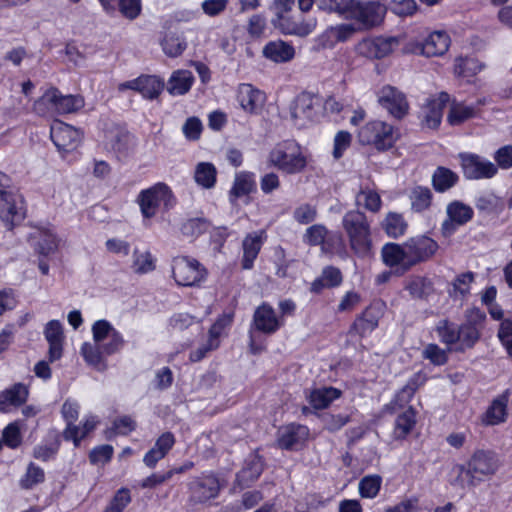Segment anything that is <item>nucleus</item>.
<instances>
[{
	"mask_svg": "<svg viewBox=\"0 0 512 512\" xmlns=\"http://www.w3.org/2000/svg\"><path fill=\"white\" fill-rule=\"evenodd\" d=\"M438 249L439 245L435 240L420 235L411 237L402 244H385L381 249V256L386 266L396 267L397 274L403 275L414 266L430 260Z\"/></svg>",
	"mask_w": 512,
	"mask_h": 512,
	"instance_id": "nucleus-1",
	"label": "nucleus"
},
{
	"mask_svg": "<svg viewBox=\"0 0 512 512\" xmlns=\"http://www.w3.org/2000/svg\"><path fill=\"white\" fill-rule=\"evenodd\" d=\"M342 224L351 249L357 255L366 256L372 247L370 224L366 215L359 210L349 211L344 215Z\"/></svg>",
	"mask_w": 512,
	"mask_h": 512,
	"instance_id": "nucleus-2",
	"label": "nucleus"
},
{
	"mask_svg": "<svg viewBox=\"0 0 512 512\" xmlns=\"http://www.w3.org/2000/svg\"><path fill=\"white\" fill-rule=\"evenodd\" d=\"M268 162L287 174L300 173L307 165L306 158L301 153L299 145L291 140L278 143L270 151Z\"/></svg>",
	"mask_w": 512,
	"mask_h": 512,
	"instance_id": "nucleus-3",
	"label": "nucleus"
},
{
	"mask_svg": "<svg viewBox=\"0 0 512 512\" xmlns=\"http://www.w3.org/2000/svg\"><path fill=\"white\" fill-rule=\"evenodd\" d=\"M399 138V132L391 124L375 120L366 123L358 132L359 142L373 145L378 151L391 149Z\"/></svg>",
	"mask_w": 512,
	"mask_h": 512,
	"instance_id": "nucleus-4",
	"label": "nucleus"
},
{
	"mask_svg": "<svg viewBox=\"0 0 512 512\" xmlns=\"http://www.w3.org/2000/svg\"><path fill=\"white\" fill-rule=\"evenodd\" d=\"M321 99L310 92H301L290 105L291 118L296 126L304 128L319 121L321 117Z\"/></svg>",
	"mask_w": 512,
	"mask_h": 512,
	"instance_id": "nucleus-5",
	"label": "nucleus"
},
{
	"mask_svg": "<svg viewBox=\"0 0 512 512\" xmlns=\"http://www.w3.org/2000/svg\"><path fill=\"white\" fill-rule=\"evenodd\" d=\"M386 12L387 7L378 1L354 0L347 19L355 21L361 31L370 30L383 22Z\"/></svg>",
	"mask_w": 512,
	"mask_h": 512,
	"instance_id": "nucleus-6",
	"label": "nucleus"
},
{
	"mask_svg": "<svg viewBox=\"0 0 512 512\" xmlns=\"http://www.w3.org/2000/svg\"><path fill=\"white\" fill-rule=\"evenodd\" d=\"M138 203L144 218H152L156 215L161 205L166 210L172 208L175 204V198L166 184L157 183L151 188L140 192Z\"/></svg>",
	"mask_w": 512,
	"mask_h": 512,
	"instance_id": "nucleus-7",
	"label": "nucleus"
},
{
	"mask_svg": "<svg viewBox=\"0 0 512 512\" xmlns=\"http://www.w3.org/2000/svg\"><path fill=\"white\" fill-rule=\"evenodd\" d=\"M206 269L202 264L188 256H177L172 260V275L180 286H194L206 277Z\"/></svg>",
	"mask_w": 512,
	"mask_h": 512,
	"instance_id": "nucleus-8",
	"label": "nucleus"
},
{
	"mask_svg": "<svg viewBox=\"0 0 512 512\" xmlns=\"http://www.w3.org/2000/svg\"><path fill=\"white\" fill-rule=\"evenodd\" d=\"M398 45L397 37L377 36L361 40L356 46V51L360 56L371 60L383 59L390 55Z\"/></svg>",
	"mask_w": 512,
	"mask_h": 512,
	"instance_id": "nucleus-9",
	"label": "nucleus"
},
{
	"mask_svg": "<svg viewBox=\"0 0 512 512\" xmlns=\"http://www.w3.org/2000/svg\"><path fill=\"white\" fill-rule=\"evenodd\" d=\"M50 137L57 149L66 153L76 149L81 141V134L77 129L59 120L51 125Z\"/></svg>",
	"mask_w": 512,
	"mask_h": 512,
	"instance_id": "nucleus-10",
	"label": "nucleus"
},
{
	"mask_svg": "<svg viewBox=\"0 0 512 512\" xmlns=\"http://www.w3.org/2000/svg\"><path fill=\"white\" fill-rule=\"evenodd\" d=\"M26 209L23 197L16 194L9 198H0V219L7 229L12 230L25 219Z\"/></svg>",
	"mask_w": 512,
	"mask_h": 512,
	"instance_id": "nucleus-11",
	"label": "nucleus"
},
{
	"mask_svg": "<svg viewBox=\"0 0 512 512\" xmlns=\"http://www.w3.org/2000/svg\"><path fill=\"white\" fill-rule=\"evenodd\" d=\"M473 209L461 201H453L447 206L446 219L441 226V233L444 237H450L457 229L473 218Z\"/></svg>",
	"mask_w": 512,
	"mask_h": 512,
	"instance_id": "nucleus-12",
	"label": "nucleus"
},
{
	"mask_svg": "<svg viewBox=\"0 0 512 512\" xmlns=\"http://www.w3.org/2000/svg\"><path fill=\"white\" fill-rule=\"evenodd\" d=\"M283 324V318L277 317L272 306L263 303L254 311L251 330L255 329L263 334L272 335L276 333Z\"/></svg>",
	"mask_w": 512,
	"mask_h": 512,
	"instance_id": "nucleus-13",
	"label": "nucleus"
},
{
	"mask_svg": "<svg viewBox=\"0 0 512 512\" xmlns=\"http://www.w3.org/2000/svg\"><path fill=\"white\" fill-rule=\"evenodd\" d=\"M378 102L397 119L403 118L408 113L409 104L405 95L393 86L387 85L380 90Z\"/></svg>",
	"mask_w": 512,
	"mask_h": 512,
	"instance_id": "nucleus-14",
	"label": "nucleus"
},
{
	"mask_svg": "<svg viewBox=\"0 0 512 512\" xmlns=\"http://www.w3.org/2000/svg\"><path fill=\"white\" fill-rule=\"evenodd\" d=\"M464 176L468 179L491 178L497 173V167L478 155L460 154Z\"/></svg>",
	"mask_w": 512,
	"mask_h": 512,
	"instance_id": "nucleus-15",
	"label": "nucleus"
},
{
	"mask_svg": "<svg viewBox=\"0 0 512 512\" xmlns=\"http://www.w3.org/2000/svg\"><path fill=\"white\" fill-rule=\"evenodd\" d=\"M309 436V429L305 425L291 423L282 426L277 432V446L284 450H294L302 446Z\"/></svg>",
	"mask_w": 512,
	"mask_h": 512,
	"instance_id": "nucleus-16",
	"label": "nucleus"
},
{
	"mask_svg": "<svg viewBox=\"0 0 512 512\" xmlns=\"http://www.w3.org/2000/svg\"><path fill=\"white\" fill-rule=\"evenodd\" d=\"M190 499L195 503H204L217 497L220 483L216 476L197 477L189 483Z\"/></svg>",
	"mask_w": 512,
	"mask_h": 512,
	"instance_id": "nucleus-17",
	"label": "nucleus"
},
{
	"mask_svg": "<svg viewBox=\"0 0 512 512\" xmlns=\"http://www.w3.org/2000/svg\"><path fill=\"white\" fill-rule=\"evenodd\" d=\"M384 302H372L361 315H359L350 328V332H355L361 337L372 332L377 326L384 313Z\"/></svg>",
	"mask_w": 512,
	"mask_h": 512,
	"instance_id": "nucleus-18",
	"label": "nucleus"
},
{
	"mask_svg": "<svg viewBox=\"0 0 512 512\" xmlns=\"http://www.w3.org/2000/svg\"><path fill=\"white\" fill-rule=\"evenodd\" d=\"M42 100L59 114L73 113L83 107L84 101L80 96L62 95L57 88L49 89Z\"/></svg>",
	"mask_w": 512,
	"mask_h": 512,
	"instance_id": "nucleus-19",
	"label": "nucleus"
},
{
	"mask_svg": "<svg viewBox=\"0 0 512 512\" xmlns=\"http://www.w3.org/2000/svg\"><path fill=\"white\" fill-rule=\"evenodd\" d=\"M164 88V82L156 76L142 75L137 79L120 84L119 89L138 91L147 99L157 98Z\"/></svg>",
	"mask_w": 512,
	"mask_h": 512,
	"instance_id": "nucleus-20",
	"label": "nucleus"
},
{
	"mask_svg": "<svg viewBox=\"0 0 512 512\" xmlns=\"http://www.w3.org/2000/svg\"><path fill=\"white\" fill-rule=\"evenodd\" d=\"M449 101V94L441 92L437 98H433L427 101L422 107V122L430 128H437L443 116V109Z\"/></svg>",
	"mask_w": 512,
	"mask_h": 512,
	"instance_id": "nucleus-21",
	"label": "nucleus"
},
{
	"mask_svg": "<svg viewBox=\"0 0 512 512\" xmlns=\"http://www.w3.org/2000/svg\"><path fill=\"white\" fill-rule=\"evenodd\" d=\"M29 390L23 383H16L0 393V412L7 413L10 407L23 405L28 398Z\"/></svg>",
	"mask_w": 512,
	"mask_h": 512,
	"instance_id": "nucleus-22",
	"label": "nucleus"
},
{
	"mask_svg": "<svg viewBox=\"0 0 512 512\" xmlns=\"http://www.w3.org/2000/svg\"><path fill=\"white\" fill-rule=\"evenodd\" d=\"M45 338L49 343V360L54 362L62 356L63 329L58 320H51L45 327Z\"/></svg>",
	"mask_w": 512,
	"mask_h": 512,
	"instance_id": "nucleus-23",
	"label": "nucleus"
},
{
	"mask_svg": "<svg viewBox=\"0 0 512 512\" xmlns=\"http://www.w3.org/2000/svg\"><path fill=\"white\" fill-rule=\"evenodd\" d=\"M468 464L480 482L485 476L494 474L497 469L493 454L483 450L476 451Z\"/></svg>",
	"mask_w": 512,
	"mask_h": 512,
	"instance_id": "nucleus-24",
	"label": "nucleus"
},
{
	"mask_svg": "<svg viewBox=\"0 0 512 512\" xmlns=\"http://www.w3.org/2000/svg\"><path fill=\"white\" fill-rule=\"evenodd\" d=\"M450 46V38L445 32L431 33L421 44V54L426 57H436L445 54Z\"/></svg>",
	"mask_w": 512,
	"mask_h": 512,
	"instance_id": "nucleus-25",
	"label": "nucleus"
},
{
	"mask_svg": "<svg viewBox=\"0 0 512 512\" xmlns=\"http://www.w3.org/2000/svg\"><path fill=\"white\" fill-rule=\"evenodd\" d=\"M263 55L276 63H283L294 58L295 50L284 41H271L263 48Z\"/></svg>",
	"mask_w": 512,
	"mask_h": 512,
	"instance_id": "nucleus-26",
	"label": "nucleus"
},
{
	"mask_svg": "<svg viewBox=\"0 0 512 512\" xmlns=\"http://www.w3.org/2000/svg\"><path fill=\"white\" fill-rule=\"evenodd\" d=\"M61 412L64 419L67 421V427L63 431V438L66 441L72 440L74 446L78 447L80 445V438L78 437L80 428L73 424V421H75L78 416L77 405L66 401L62 406Z\"/></svg>",
	"mask_w": 512,
	"mask_h": 512,
	"instance_id": "nucleus-27",
	"label": "nucleus"
},
{
	"mask_svg": "<svg viewBox=\"0 0 512 512\" xmlns=\"http://www.w3.org/2000/svg\"><path fill=\"white\" fill-rule=\"evenodd\" d=\"M194 82V76L189 70L174 71L168 80L167 90L171 95H184Z\"/></svg>",
	"mask_w": 512,
	"mask_h": 512,
	"instance_id": "nucleus-28",
	"label": "nucleus"
},
{
	"mask_svg": "<svg viewBox=\"0 0 512 512\" xmlns=\"http://www.w3.org/2000/svg\"><path fill=\"white\" fill-rule=\"evenodd\" d=\"M508 404V391L493 400L485 413L484 421L487 425H497L506 420Z\"/></svg>",
	"mask_w": 512,
	"mask_h": 512,
	"instance_id": "nucleus-29",
	"label": "nucleus"
},
{
	"mask_svg": "<svg viewBox=\"0 0 512 512\" xmlns=\"http://www.w3.org/2000/svg\"><path fill=\"white\" fill-rule=\"evenodd\" d=\"M342 279V273L338 268L327 266L323 269L321 276L311 284V291L318 294L325 288L337 287L341 284Z\"/></svg>",
	"mask_w": 512,
	"mask_h": 512,
	"instance_id": "nucleus-30",
	"label": "nucleus"
},
{
	"mask_svg": "<svg viewBox=\"0 0 512 512\" xmlns=\"http://www.w3.org/2000/svg\"><path fill=\"white\" fill-rule=\"evenodd\" d=\"M238 98L241 107L249 113H254L264 101L262 92L254 89L250 84H245L240 88Z\"/></svg>",
	"mask_w": 512,
	"mask_h": 512,
	"instance_id": "nucleus-31",
	"label": "nucleus"
},
{
	"mask_svg": "<svg viewBox=\"0 0 512 512\" xmlns=\"http://www.w3.org/2000/svg\"><path fill=\"white\" fill-rule=\"evenodd\" d=\"M242 247V268L246 270L251 269L253 267L254 260L257 258L262 247L261 236H258L256 234L247 235L243 240Z\"/></svg>",
	"mask_w": 512,
	"mask_h": 512,
	"instance_id": "nucleus-32",
	"label": "nucleus"
},
{
	"mask_svg": "<svg viewBox=\"0 0 512 512\" xmlns=\"http://www.w3.org/2000/svg\"><path fill=\"white\" fill-rule=\"evenodd\" d=\"M160 44L164 54L170 58L181 56L187 48L185 38L172 32L166 33Z\"/></svg>",
	"mask_w": 512,
	"mask_h": 512,
	"instance_id": "nucleus-33",
	"label": "nucleus"
},
{
	"mask_svg": "<svg viewBox=\"0 0 512 512\" xmlns=\"http://www.w3.org/2000/svg\"><path fill=\"white\" fill-rule=\"evenodd\" d=\"M409 294L416 299H426L434 292L433 283L427 277L413 276L405 286Z\"/></svg>",
	"mask_w": 512,
	"mask_h": 512,
	"instance_id": "nucleus-34",
	"label": "nucleus"
},
{
	"mask_svg": "<svg viewBox=\"0 0 512 512\" xmlns=\"http://www.w3.org/2000/svg\"><path fill=\"white\" fill-rule=\"evenodd\" d=\"M254 174L242 171L236 174L230 195L239 198L250 194L255 189Z\"/></svg>",
	"mask_w": 512,
	"mask_h": 512,
	"instance_id": "nucleus-35",
	"label": "nucleus"
},
{
	"mask_svg": "<svg viewBox=\"0 0 512 512\" xmlns=\"http://www.w3.org/2000/svg\"><path fill=\"white\" fill-rule=\"evenodd\" d=\"M416 424V414L412 407L397 416L394 428V438L404 439Z\"/></svg>",
	"mask_w": 512,
	"mask_h": 512,
	"instance_id": "nucleus-36",
	"label": "nucleus"
},
{
	"mask_svg": "<svg viewBox=\"0 0 512 512\" xmlns=\"http://www.w3.org/2000/svg\"><path fill=\"white\" fill-rule=\"evenodd\" d=\"M217 171L215 166L209 162H200L197 164L194 173L195 182L205 188L210 189L216 183Z\"/></svg>",
	"mask_w": 512,
	"mask_h": 512,
	"instance_id": "nucleus-37",
	"label": "nucleus"
},
{
	"mask_svg": "<svg viewBox=\"0 0 512 512\" xmlns=\"http://www.w3.org/2000/svg\"><path fill=\"white\" fill-rule=\"evenodd\" d=\"M407 226V222L404 220L402 214L396 212H389L382 223L383 229L387 235L392 238H398L404 235Z\"/></svg>",
	"mask_w": 512,
	"mask_h": 512,
	"instance_id": "nucleus-38",
	"label": "nucleus"
},
{
	"mask_svg": "<svg viewBox=\"0 0 512 512\" xmlns=\"http://www.w3.org/2000/svg\"><path fill=\"white\" fill-rule=\"evenodd\" d=\"M457 181L458 175L445 167H438L432 176L433 187L438 192H444L450 189Z\"/></svg>",
	"mask_w": 512,
	"mask_h": 512,
	"instance_id": "nucleus-39",
	"label": "nucleus"
},
{
	"mask_svg": "<svg viewBox=\"0 0 512 512\" xmlns=\"http://www.w3.org/2000/svg\"><path fill=\"white\" fill-rule=\"evenodd\" d=\"M264 470V462L262 457L254 455L246 466L238 474V480L246 484L256 481Z\"/></svg>",
	"mask_w": 512,
	"mask_h": 512,
	"instance_id": "nucleus-40",
	"label": "nucleus"
},
{
	"mask_svg": "<svg viewBox=\"0 0 512 512\" xmlns=\"http://www.w3.org/2000/svg\"><path fill=\"white\" fill-rule=\"evenodd\" d=\"M354 0H315L318 9L327 13H336L347 19Z\"/></svg>",
	"mask_w": 512,
	"mask_h": 512,
	"instance_id": "nucleus-41",
	"label": "nucleus"
},
{
	"mask_svg": "<svg viewBox=\"0 0 512 512\" xmlns=\"http://www.w3.org/2000/svg\"><path fill=\"white\" fill-rule=\"evenodd\" d=\"M340 391L333 387L314 390L310 395V404L315 409H324L340 396Z\"/></svg>",
	"mask_w": 512,
	"mask_h": 512,
	"instance_id": "nucleus-42",
	"label": "nucleus"
},
{
	"mask_svg": "<svg viewBox=\"0 0 512 512\" xmlns=\"http://www.w3.org/2000/svg\"><path fill=\"white\" fill-rule=\"evenodd\" d=\"M156 268L155 259L149 251L141 252L138 249L133 251L132 269L136 274H146Z\"/></svg>",
	"mask_w": 512,
	"mask_h": 512,
	"instance_id": "nucleus-43",
	"label": "nucleus"
},
{
	"mask_svg": "<svg viewBox=\"0 0 512 512\" xmlns=\"http://www.w3.org/2000/svg\"><path fill=\"white\" fill-rule=\"evenodd\" d=\"M459 332V347L457 351H465L466 349H471L475 346L481 336V330L472 326H468L466 324H461L458 327Z\"/></svg>",
	"mask_w": 512,
	"mask_h": 512,
	"instance_id": "nucleus-44",
	"label": "nucleus"
},
{
	"mask_svg": "<svg viewBox=\"0 0 512 512\" xmlns=\"http://www.w3.org/2000/svg\"><path fill=\"white\" fill-rule=\"evenodd\" d=\"M453 473L456 474V477L452 480L451 484L462 489L465 487H473L480 483L478 476L474 474L469 465L467 467L464 465H456L453 468Z\"/></svg>",
	"mask_w": 512,
	"mask_h": 512,
	"instance_id": "nucleus-45",
	"label": "nucleus"
},
{
	"mask_svg": "<svg viewBox=\"0 0 512 512\" xmlns=\"http://www.w3.org/2000/svg\"><path fill=\"white\" fill-rule=\"evenodd\" d=\"M357 205H362L365 209L371 212H378L381 208V197L380 195L370 188H362L356 195Z\"/></svg>",
	"mask_w": 512,
	"mask_h": 512,
	"instance_id": "nucleus-46",
	"label": "nucleus"
},
{
	"mask_svg": "<svg viewBox=\"0 0 512 512\" xmlns=\"http://www.w3.org/2000/svg\"><path fill=\"white\" fill-rule=\"evenodd\" d=\"M211 227L208 219L203 217L191 218L184 222L181 226V232L188 237L196 238L207 232Z\"/></svg>",
	"mask_w": 512,
	"mask_h": 512,
	"instance_id": "nucleus-47",
	"label": "nucleus"
},
{
	"mask_svg": "<svg viewBox=\"0 0 512 512\" xmlns=\"http://www.w3.org/2000/svg\"><path fill=\"white\" fill-rule=\"evenodd\" d=\"M436 332L441 342L446 345L456 344L460 337L458 327L448 319H442L438 322Z\"/></svg>",
	"mask_w": 512,
	"mask_h": 512,
	"instance_id": "nucleus-48",
	"label": "nucleus"
},
{
	"mask_svg": "<svg viewBox=\"0 0 512 512\" xmlns=\"http://www.w3.org/2000/svg\"><path fill=\"white\" fill-rule=\"evenodd\" d=\"M412 209L422 212L428 209L432 201V192L427 187L417 186L411 192Z\"/></svg>",
	"mask_w": 512,
	"mask_h": 512,
	"instance_id": "nucleus-49",
	"label": "nucleus"
},
{
	"mask_svg": "<svg viewBox=\"0 0 512 512\" xmlns=\"http://www.w3.org/2000/svg\"><path fill=\"white\" fill-rule=\"evenodd\" d=\"M382 478L380 475H367L359 482V494L362 498H375L381 488Z\"/></svg>",
	"mask_w": 512,
	"mask_h": 512,
	"instance_id": "nucleus-50",
	"label": "nucleus"
},
{
	"mask_svg": "<svg viewBox=\"0 0 512 512\" xmlns=\"http://www.w3.org/2000/svg\"><path fill=\"white\" fill-rule=\"evenodd\" d=\"M81 353L85 359V361L95 367L98 370H104L106 368V364L102 358V350L100 345H92L90 343H84L81 348Z\"/></svg>",
	"mask_w": 512,
	"mask_h": 512,
	"instance_id": "nucleus-51",
	"label": "nucleus"
},
{
	"mask_svg": "<svg viewBox=\"0 0 512 512\" xmlns=\"http://www.w3.org/2000/svg\"><path fill=\"white\" fill-rule=\"evenodd\" d=\"M475 116V110L471 106L453 102L448 114V121L451 125H459Z\"/></svg>",
	"mask_w": 512,
	"mask_h": 512,
	"instance_id": "nucleus-52",
	"label": "nucleus"
},
{
	"mask_svg": "<svg viewBox=\"0 0 512 512\" xmlns=\"http://www.w3.org/2000/svg\"><path fill=\"white\" fill-rule=\"evenodd\" d=\"M279 19V28L284 34L297 35V36H307L311 33L312 29L309 24L306 23H297L292 21L288 17H278Z\"/></svg>",
	"mask_w": 512,
	"mask_h": 512,
	"instance_id": "nucleus-53",
	"label": "nucleus"
},
{
	"mask_svg": "<svg viewBox=\"0 0 512 512\" xmlns=\"http://www.w3.org/2000/svg\"><path fill=\"white\" fill-rule=\"evenodd\" d=\"M475 206L480 212L486 214L497 213L503 208L501 199L493 193L479 196L476 199Z\"/></svg>",
	"mask_w": 512,
	"mask_h": 512,
	"instance_id": "nucleus-54",
	"label": "nucleus"
},
{
	"mask_svg": "<svg viewBox=\"0 0 512 512\" xmlns=\"http://www.w3.org/2000/svg\"><path fill=\"white\" fill-rule=\"evenodd\" d=\"M134 145V137L127 131H118L111 140L113 150L121 155H127Z\"/></svg>",
	"mask_w": 512,
	"mask_h": 512,
	"instance_id": "nucleus-55",
	"label": "nucleus"
},
{
	"mask_svg": "<svg viewBox=\"0 0 512 512\" xmlns=\"http://www.w3.org/2000/svg\"><path fill=\"white\" fill-rule=\"evenodd\" d=\"M327 234L328 230L324 225L315 224L306 230L303 235V240L310 246H317L324 243Z\"/></svg>",
	"mask_w": 512,
	"mask_h": 512,
	"instance_id": "nucleus-56",
	"label": "nucleus"
},
{
	"mask_svg": "<svg viewBox=\"0 0 512 512\" xmlns=\"http://www.w3.org/2000/svg\"><path fill=\"white\" fill-rule=\"evenodd\" d=\"M44 478V471L34 463H30L27 467V472L24 478H22L20 481V485L24 489H30L34 485L42 483Z\"/></svg>",
	"mask_w": 512,
	"mask_h": 512,
	"instance_id": "nucleus-57",
	"label": "nucleus"
},
{
	"mask_svg": "<svg viewBox=\"0 0 512 512\" xmlns=\"http://www.w3.org/2000/svg\"><path fill=\"white\" fill-rule=\"evenodd\" d=\"M58 246L55 235L50 232H42L40 238L35 244V250L38 254L48 256L56 251Z\"/></svg>",
	"mask_w": 512,
	"mask_h": 512,
	"instance_id": "nucleus-58",
	"label": "nucleus"
},
{
	"mask_svg": "<svg viewBox=\"0 0 512 512\" xmlns=\"http://www.w3.org/2000/svg\"><path fill=\"white\" fill-rule=\"evenodd\" d=\"M233 318V312L223 313L220 315L209 329V339L214 343L219 342V337L221 336L224 329L232 324Z\"/></svg>",
	"mask_w": 512,
	"mask_h": 512,
	"instance_id": "nucleus-59",
	"label": "nucleus"
},
{
	"mask_svg": "<svg viewBox=\"0 0 512 512\" xmlns=\"http://www.w3.org/2000/svg\"><path fill=\"white\" fill-rule=\"evenodd\" d=\"M422 356L438 366L444 365L448 361L447 351L440 348L437 344H428L423 350Z\"/></svg>",
	"mask_w": 512,
	"mask_h": 512,
	"instance_id": "nucleus-60",
	"label": "nucleus"
},
{
	"mask_svg": "<svg viewBox=\"0 0 512 512\" xmlns=\"http://www.w3.org/2000/svg\"><path fill=\"white\" fill-rule=\"evenodd\" d=\"M116 329L106 320H98L93 324L92 332L96 344L102 345Z\"/></svg>",
	"mask_w": 512,
	"mask_h": 512,
	"instance_id": "nucleus-61",
	"label": "nucleus"
},
{
	"mask_svg": "<svg viewBox=\"0 0 512 512\" xmlns=\"http://www.w3.org/2000/svg\"><path fill=\"white\" fill-rule=\"evenodd\" d=\"M117 6L122 16L129 20L136 19L142 10L141 0H119Z\"/></svg>",
	"mask_w": 512,
	"mask_h": 512,
	"instance_id": "nucleus-62",
	"label": "nucleus"
},
{
	"mask_svg": "<svg viewBox=\"0 0 512 512\" xmlns=\"http://www.w3.org/2000/svg\"><path fill=\"white\" fill-rule=\"evenodd\" d=\"M130 501L131 497L129 490L122 488L116 492L109 505L105 508L104 512H123Z\"/></svg>",
	"mask_w": 512,
	"mask_h": 512,
	"instance_id": "nucleus-63",
	"label": "nucleus"
},
{
	"mask_svg": "<svg viewBox=\"0 0 512 512\" xmlns=\"http://www.w3.org/2000/svg\"><path fill=\"white\" fill-rule=\"evenodd\" d=\"M361 31L355 23L339 24L330 29L331 35L338 42H345L356 32Z\"/></svg>",
	"mask_w": 512,
	"mask_h": 512,
	"instance_id": "nucleus-64",
	"label": "nucleus"
}]
</instances>
